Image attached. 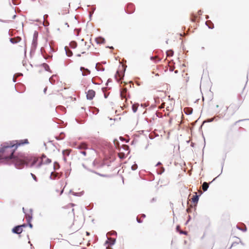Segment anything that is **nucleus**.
<instances>
[{
    "mask_svg": "<svg viewBox=\"0 0 249 249\" xmlns=\"http://www.w3.org/2000/svg\"><path fill=\"white\" fill-rule=\"evenodd\" d=\"M31 175L33 177V178H34V179L36 180V176L32 173H31Z\"/></svg>",
    "mask_w": 249,
    "mask_h": 249,
    "instance_id": "obj_32",
    "label": "nucleus"
},
{
    "mask_svg": "<svg viewBox=\"0 0 249 249\" xmlns=\"http://www.w3.org/2000/svg\"><path fill=\"white\" fill-rule=\"evenodd\" d=\"M80 70L82 72V75L83 76H86L90 73V71L87 69H85L83 67H81Z\"/></svg>",
    "mask_w": 249,
    "mask_h": 249,
    "instance_id": "obj_10",
    "label": "nucleus"
},
{
    "mask_svg": "<svg viewBox=\"0 0 249 249\" xmlns=\"http://www.w3.org/2000/svg\"><path fill=\"white\" fill-rule=\"evenodd\" d=\"M137 220L138 223H142V221L140 219H139L138 218H137Z\"/></svg>",
    "mask_w": 249,
    "mask_h": 249,
    "instance_id": "obj_34",
    "label": "nucleus"
},
{
    "mask_svg": "<svg viewBox=\"0 0 249 249\" xmlns=\"http://www.w3.org/2000/svg\"><path fill=\"white\" fill-rule=\"evenodd\" d=\"M90 47V43H88L84 41V39L81 40L80 42L79 46L75 50V52L77 53V55L80 56V53H86Z\"/></svg>",
    "mask_w": 249,
    "mask_h": 249,
    "instance_id": "obj_2",
    "label": "nucleus"
},
{
    "mask_svg": "<svg viewBox=\"0 0 249 249\" xmlns=\"http://www.w3.org/2000/svg\"><path fill=\"white\" fill-rule=\"evenodd\" d=\"M12 231L13 232L17 234H19L21 233L22 231V226L19 225L16 226L12 229Z\"/></svg>",
    "mask_w": 249,
    "mask_h": 249,
    "instance_id": "obj_9",
    "label": "nucleus"
},
{
    "mask_svg": "<svg viewBox=\"0 0 249 249\" xmlns=\"http://www.w3.org/2000/svg\"><path fill=\"white\" fill-rule=\"evenodd\" d=\"M155 200V198H153L152 199L151 202H153V201H154Z\"/></svg>",
    "mask_w": 249,
    "mask_h": 249,
    "instance_id": "obj_41",
    "label": "nucleus"
},
{
    "mask_svg": "<svg viewBox=\"0 0 249 249\" xmlns=\"http://www.w3.org/2000/svg\"><path fill=\"white\" fill-rule=\"evenodd\" d=\"M86 234L87 235H89V233L88 231L86 232Z\"/></svg>",
    "mask_w": 249,
    "mask_h": 249,
    "instance_id": "obj_40",
    "label": "nucleus"
},
{
    "mask_svg": "<svg viewBox=\"0 0 249 249\" xmlns=\"http://www.w3.org/2000/svg\"><path fill=\"white\" fill-rule=\"evenodd\" d=\"M138 107L137 105H133L132 106V110L134 112H136L137 110Z\"/></svg>",
    "mask_w": 249,
    "mask_h": 249,
    "instance_id": "obj_22",
    "label": "nucleus"
},
{
    "mask_svg": "<svg viewBox=\"0 0 249 249\" xmlns=\"http://www.w3.org/2000/svg\"><path fill=\"white\" fill-rule=\"evenodd\" d=\"M174 69H175L174 67H170V68H169V71H174Z\"/></svg>",
    "mask_w": 249,
    "mask_h": 249,
    "instance_id": "obj_33",
    "label": "nucleus"
},
{
    "mask_svg": "<svg viewBox=\"0 0 249 249\" xmlns=\"http://www.w3.org/2000/svg\"><path fill=\"white\" fill-rule=\"evenodd\" d=\"M202 187H209V183L207 182H204L203 183Z\"/></svg>",
    "mask_w": 249,
    "mask_h": 249,
    "instance_id": "obj_26",
    "label": "nucleus"
},
{
    "mask_svg": "<svg viewBox=\"0 0 249 249\" xmlns=\"http://www.w3.org/2000/svg\"><path fill=\"white\" fill-rule=\"evenodd\" d=\"M15 17H16V15H14V16H13V18H15Z\"/></svg>",
    "mask_w": 249,
    "mask_h": 249,
    "instance_id": "obj_48",
    "label": "nucleus"
},
{
    "mask_svg": "<svg viewBox=\"0 0 249 249\" xmlns=\"http://www.w3.org/2000/svg\"><path fill=\"white\" fill-rule=\"evenodd\" d=\"M71 152V150L67 149V150H64L63 151V153L64 155L68 156Z\"/></svg>",
    "mask_w": 249,
    "mask_h": 249,
    "instance_id": "obj_21",
    "label": "nucleus"
},
{
    "mask_svg": "<svg viewBox=\"0 0 249 249\" xmlns=\"http://www.w3.org/2000/svg\"><path fill=\"white\" fill-rule=\"evenodd\" d=\"M203 191L205 192L207 190L208 188H202Z\"/></svg>",
    "mask_w": 249,
    "mask_h": 249,
    "instance_id": "obj_36",
    "label": "nucleus"
},
{
    "mask_svg": "<svg viewBox=\"0 0 249 249\" xmlns=\"http://www.w3.org/2000/svg\"><path fill=\"white\" fill-rule=\"evenodd\" d=\"M238 108L237 106L231 104L227 107V110L231 114H234L238 109Z\"/></svg>",
    "mask_w": 249,
    "mask_h": 249,
    "instance_id": "obj_6",
    "label": "nucleus"
},
{
    "mask_svg": "<svg viewBox=\"0 0 249 249\" xmlns=\"http://www.w3.org/2000/svg\"><path fill=\"white\" fill-rule=\"evenodd\" d=\"M167 56H172L174 54V52L172 50H168L166 52Z\"/></svg>",
    "mask_w": 249,
    "mask_h": 249,
    "instance_id": "obj_20",
    "label": "nucleus"
},
{
    "mask_svg": "<svg viewBox=\"0 0 249 249\" xmlns=\"http://www.w3.org/2000/svg\"><path fill=\"white\" fill-rule=\"evenodd\" d=\"M178 72V70H176L175 71V73H177Z\"/></svg>",
    "mask_w": 249,
    "mask_h": 249,
    "instance_id": "obj_43",
    "label": "nucleus"
},
{
    "mask_svg": "<svg viewBox=\"0 0 249 249\" xmlns=\"http://www.w3.org/2000/svg\"><path fill=\"white\" fill-rule=\"evenodd\" d=\"M26 218H27L28 222H29L30 221L31 219L32 218V217L28 215V216H26Z\"/></svg>",
    "mask_w": 249,
    "mask_h": 249,
    "instance_id": "obj_27",
    "label": "nucleus"
},
{
    "mask_svg": "<svg viewBox=\"0 0 249 249\" xmlns=\"http://www.w3.org/2000/svg\"><path fill=\"white\" fill-rule=\"evenodd\" d=\"M108 239L110 241V245H114L115 244V241H116L115 239L108 238Z\"/></svg>",
    "mask_w": 249,
    "mask_h": 249,
    "instance_id": "obj_23",
    "label": "nucleus"
},
{
    "mask_svg": "<svg viewBox=\"0 0 249 249\" xmlns=\"http://www.w3.org/2000/svg\"><path fill=\"white\" fill-rule=\"evenodd\" d=\"M178 229H179V226H177V230H178Z\"/></svg>",
    "mask_w": 249,
    "mask_h": 249,
    "instance_id": "obj_46",
    "label": "nucleus"
},
{
    "mask_svg": "<svg viewBox=\"0 0 249 249\" xmlns=\"http://www.w3.org/2000/svg\"><path fill=\"white\" fill-rule=\"evenodd\" d=\"M47 89V87H46V88L44 89V93H46Z\"/></svg>",
    "mask_w": 249,
    "mask_h": 249,
    "instance_id": "obj_35",
    "label": "nucleus"
},
{
    "mask_svg": "<svg viewBox=\"0 0 249 249\" xmlns=\"http://www.w3.org/2000/svg\"><path fill=\"white\" fill-rule=\"evenodd\" d=\"M77 147L80 149H86L87 148V145L86 143L83 142L79 144Z\"/></svg>",
    "mask_w": 249,
    "mask_h": 249,
    "instance_id": "obj_13",
    "label": "nucleus"
},
{
    "mask_svg": "<svg viewBox=\"0 0 249 249\" xmlns=\"http://www.w3.org/2000/svg\"><path fill=\"white\" fill-rule=\"evenodd\" d=\"M107 234L113 235H117V232L115 231H111L108 232Z\"/></svg>",
    "mask_w": 249,
    "mask_h": 249,
    "instance_id": "obj_24",
    "label": "nucleus"
},
{
    "mask_svg": "<svg viewBox=\"0 0 249 249\" xmlns=\"http://www.w3.org/2000/svg\"><path fill=\"white\" fill-rule=\"evenodd\" d=\"M127 90L126 89H124L121 92V96L122 99H125L126 96Z\"/></svg>",
    "mask_w": 249,
    "mask_h": 249,
    "instance_id": "obj_14",
    "label": "nucleus"
},
{
    "mask_svg": "<svg viewBox=\"0 0 249 249\" xmlns=\"http://www.w3.org/2000/svg\"><path fill=\"white\" fill-rule=\"evenodd\" d=\"M65 188H63V189H62V188H57L55 190V191L56 194H59V195H61L64 191Z\"/></svg>",
    "mask_w": 249,
    "mask_h": 249,
    "instance_id": "obj_16",
    "label": "nucleus"
},
{
    "mask_svg": "<svg viewBox=\"0 0 249 249\" xmlns=\"http://www.w3.org/2000/svg\"><path fill=\"white\" fill-rule=\"evenodd\" d=\"M180 232V233H182V234H186V233H187V232L186 231H181Z\"/></svg>",
    "mask_w": 249,
    "mask_h": 249,
    "instance_id": "obj_37",
    "label": "nucleus"
},
{
    "mask_svg": "<svg viewBox=\"0 0 249 249\" xmlns=\"http://www.w3.org/2000/svg\"><path fill=\"white\" fill-rule=\"evenodd\" d=\"M196 16H194L193 18H191V20L193 21V22H195V20H196Z\"/></svg>",
    "mask_w": 249,
    "mask_h": 249,
    "instance_id": "obj_29",
    "label": "nucleus"
},
{
    "mask_svg": "<svg viewBox=\"0 0 249 249\" xmlns=\"http://www.w3.org/2000/svg\"><path fill=\"white\" fill-rule=\"evenodd\" d=\"M118 156L121 159H124L125 158V154L123 152H119Z\"/></svg>",
    "mask_w": 249,
    "mask_h": 249,
    "instance_id": "obj_19",
    "label": "nucleus"
},
{
    "mask_svg": "<svg viewBox=\"0 0 249 249\" xmlns=\"http://www.w3.org/2000/svg\"><path fill=\"white\" fill-rule=\"evenodd\" d=\"M29 227H30V228H31L33 227V225H32V224H31V223H29Z\"/></svg>",
    "mask_w": 249,
    "mask_h": 249,
    "instance_id": "obj_38",
    "label": "nucleus"
},
{
    "mask_svg": "<svg viewBox=\"0 0 249 249\" xmlns=\"http://www.w3.org/2000/svg\"><path fill=\"white\" fill-rule=\"evenodd\" d=\"M124 147H126L127 149H128V146H127V145H124Z\"/></svg>",
    "mask_w": 249,
    "mask_h": 249,
    "instance_id": "obj_44",
    "label": "nucleus"
},
{
    "mask_svg": "<svg viewBox=\"0 0 249 249\" xmlns=\"http://www.w3.org/2000/svg\"><path fill=\"white\" fill-rule=\"evenodd\" d=\"M158 59V60H157L158 61H159L160 60V59L157 56H156L155 57H151V59Z\"/></svg>",
    "mask_w": 249,
    "mask_h": 249,
    "instance_id": "obj_28",
    "label": "nucleus"
},
{
    "mask_svg": "<svg viewBox=\"0 0 249 249\" xmlns=\"http://www.w3.org/2000/svg\"><path fill=\"white\" fill-rule=\"evenodd\" d=\"M82 191L81 192H74L73 191H72L71 190H69L68 191V193H72L73 195L74 196H81L82 195Z\"/></svg>",
    "mask_w": 249,
    "mask_h": 249,
    "instance_id": "obj_15",
    "label": "nucleus"
},
{
    "mask_svg": "<svg viewBox=\"0 0 249 249\" xmlns=\"http://www.w3.org/2000/svg\"><path fill=\"white\" fill-rule=\"evenodd\" d=\"M93 165L95 168L100 169L99 171H94V173L103 177H108L107 173L109 167L108 166H106L102 160L95 159L93 162Z\"/></svg>",
    "mask_w": 249,
    "mask_h": 249,
    "instance_id": "obj_1",
    "label": "nucleus"
},
{
    "mask_svg": "<svg viewBox=\"0 0 249 249\" xmlns=\"http://www.w3.org/2000/svg\"><path fill=\"white\" fill-rule=\"evenodd\" d=\"M22 210H23V212L25 213V212H24V208H22Z\"/></svg>",
    "mask_w": 249,
    "mask_h": 249,
    "instance_id": "obj_47",
    "label": "nucleus"
},
{
    "mask_svg": "<svg viewBox=\"0 0 249 249\" xmlns=\"http://www.w3.org/2000/svg\"><path fill=\"white\" fill-rule=\"evenodd\" d=\"M71 205L72 206H74V204H73V203H71Z\"/></svg>",
    "mask_w": 249,
    "mask_h": 249,
    "instance_id": "obj_45",
    "label": "nucleus"
},
{
    "mask_svg": "<svg viewBox=\"0 0 249 249\" xmlns=\"http://www.w3.org/2000/svg\"><path fill=\"white\" fill-rule=\"evenodd\" d=\"M51 162V160L47 158L46 156L42 155L40 159V161L38 164V166H40L41 164L50 163Z\"/></svg>",
    "mask_w": 249,
    "mask_h": 249,
    "instance_id": "obj_7",
    "label": "nucleus"
},
{
    "mask_svg": "<svg viewBox=\"0 0 249 249\" xmlns=\"http://www.w3.org/2000/svg\"><path fill=\"white\" fill-rule=\"evenodd\" d=\"M240 243H241L242 245H244V244L243 243H242L241 241H240Z\"/></svg>",
    "mask_w": 249,
    "mask_h": 249,
    "instance_id": "obj_49",
    "label": "nucleus"
},
{
    "mask_svg": "<svg viewBox=\"0 0 249 249\" xmlns=\"http://www.w3.org/2000/svg\"><path fill=\"white\" fill-rule=\"evenodd\" d=\"M95 95V92L92 89L88 90L87 93V97L88 99L92 100Z\"/></svg>",
    "mask_w": 249,
    "mask_h": 249,
    "instance_id": "obj_8",
    "label": "nucleus"
},
{
    "mask_svg": "<svg viewBox=\"0 0 249 249\" xmlns=\"http://www.w3.org/2000/svg\"><path fill=\"white\" fill-rule=\"evenodd\" d=\"M237 228L238 229H239V230H241V231H247V228H246V227H245L244 228H240V227H239L238 226H237Z\"/></svg>",
    "mask_w": 249,
    "mask_h": 249,
    "instance_id": "obj_25",
    "label": "nucleus"
},
{
    "mask_svg": "<svg viewBox=\"0 0 249 249\" xmlns=\"http://www.w3.org/2000/svg\"><path fill=\"white\" fill-rule=\"evenodd\" d=\"M198 192H195V195L193 196L192 198V200L193 203H197L199 199V197L202 194V192L201 191H198Z\"/></svg>",
    "mask_w": 249,
    "mask_h": 249,
    "instance_id": "obj_5",
    "label": "nucleus"
},
{
    "mask_svg": "<svg viewBox=\"0 0 249 249\" xmlns=\"http://www.w3.org/2000/svg\"><path fill=\"white\" fill-rule=\"evenodd\" d=\"M65 50L66 54L68 56H71L72 55V53L71 50H69L66 47L65 48Z\"/></svg>",
    "mask_w": 249,
    "mask_h": 249,
    "instance_id": "obj_18",
    "label": "nucleus"
},
{
    "mask_svg": "<svg viewBox=\"0 0 249 249\" xmlns=\"http://www.w3.org/2000/svg\"><path fill=\"white\" fill-rule=\"evenodd\" d=\"M95 41L97 44H104L105 43V39L101 37L96 38Z\"/></svg>",
    "mask_w": 249,
    "mask_h": 249,
    "instance_id": "obj_11",
    "label": "nucleus"
},
{
    "mask_svg": "<svg viewBox=\"0 0 249 249\" xmlns=\"http://www.w3.org/2000/svg\"><path fill=\"white\" fill-rule=\"evenodd\" d=\"M142 217H145V215L144 214H142Z\"/></svg>",
    "mask_w": 249,
    "mask_h": 249,
    "instance_id": "obj_42",
    "label": "nucleus"
},
{
    "mask_svg": "<svg viewBox=\"0 0 249 249\" xmlns=\"http://www.w3.org/2000/svg\"><path fill=\"white\" fill-rule=\"evenodd\" d=\"M70 45L71 48L75 49L77 46V43L75 41H71L70 43Z\"/></svg>",
    "mask_w": 249,
    "mask_h": 249,
    "instance_id": "obj_17",
    "label": "nucleus"
},
{
    "mask_svg": "<svg viewBox=\"0 0 249 249\" xmlns=\"http://www.w3.org/2000/svg\"><path fill=\"white\" fill-rule=\"evenodd\" d=\"M62 94L61 93H59L58 90H54L52 93L49 94L48 95V98L49 100L52 101H55L57 100L61 97Z\"/></svg>",
    "mask_w": 249,
    "mask_h": 249,
    "instance_id": "obj_3",
    "label": "nucleus"
},
{
    "mask_svg": "<svg viewBox=\"0 0 249 249\" xmlns=\"http://www.w3.org/2000/svg\"><path fill=\"white\" fill-rule=\"evenodd\" d=\"M81 154H82L83 155L86 156L87 154V153L85 151H82L81 152Z\"/></svg>",
    "mask_w": 249,
    "mask_h": 249,
    "instance_id": "obj_30",
    "label": "nucleus"
},
{
    "mask_svg": "<svg viewBox=\"0 0 249 249\" xmlns=\"http://www.w3.org/2000/svg\"><path fill=\"white\" fill-rule=\"evenodd\" d=\"M21 40V38L19 37H17L16 38H11L10 39V41L12 43H17L19 42Z\"/></svg>",
    "mask_w": 249,
    "mask_h": 249,
    "instance_id": "obj_12",
    "label": "nucleus"
},
{
    "mask_svg": "<svg viewBox=\"0 0 249 249\" xmlns=\"http://www.w3.org/2000/svg\"><path fill=\"white\" fill-rule=\"evenodd\" d=\"M21 226H22V227H25L26 226V225L25 224H23L22 225H20Z\"/></svg>",
    "mask_w": 249,
    "mask_h": 249,
    "instance_id": "obj_39",
    "label": "nucleus"
},
{
    "mask_svg": "<svg viewBox=\"0 0 249 249\" xmlns=\"http://www.w3.org/2000/svg\"><path fill=\"white\" fill-rule=\"evenodd\" d=\"M11 142H13L15 145V146H16V150L18 147L23 145L24 144H27L29 143L28 140L27 139L13 141Z\"/></svg>",
    "mask_w": 249,
    "mask_h": 249,
    "instance_id": "obj_4",
    "label": "nucleus"
},
{
    "mask_svg": "<svg viewBox=\"0 0 249 249\" xmlns=\"http://www.w3.org/2000/svg\"><path fill=\"white\" fill-rule=\"evenodd\" d=\"M164 106H165V103H162L161 106H160V108H164Z\"/></svg>",
    "mask_w": 249,
    "mask_h": 249,
    "instance_id": "obj_31",
    "label": "nucleus"
}]
</instances>
